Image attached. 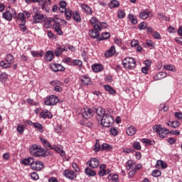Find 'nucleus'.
<instances>
[{"label": "nucleus", "mask_w": 182, "mask_h": 182, "mask_svg": "<svg viewBox=\"0 0 182 182\" xmlns=\"http://www.w3.org/2000/svg\"><path fill=\"white\" fill-rule=\"evenodd\" d=\"M153 129L157 133V134H159L161 139H164V137H166L168 133H172V134H175L176 136H178V134H180V131L176 130L170 132L168 129L163 128L161 124L154 125Z\"/></svg>", "instance_id": "1"}, {"label": "nucleus", "mask_w": 182, "mask_h": 182, "mask_svg": "<svg viewBox=\"0 0 182 182\" xmlns=\"http://www.w3.org/2000/svg\"><path fill=\"white\" fill-rule=\"evenodd\" d=\"M113 123H114V119L109 112H107L101 119V124L104 127H111Z\"/></svg>", "instance_id": "2"}, {"label": "nucleus", "mask_w": 182, "mask_h": 182, "mask_svg": "<svg viewBox=\"0 0 182 182\" xmlns=\"http://www.w3.org/2000/svg\"><path fill=\"white\" fill-rule=\"evenodd\" d=\"M29 152L34 157H41V156H43L45 154V149L39 145H33L29 149Z\"/></svg>", "instance_id": "3"}, {"label": "nucleus", "mask_w": 182, "mask_h": 182, "mask_svg": "<svg viewBox=\"0 0 182 182\" xmlns=\"http://www.w3.org/2000/svg\"><path fill=\"white\" fill-rule=\"evenodd\" d=\"M52 22L54 23H66V21L62 20L60 18L58 17V16H54L50 18L48 21L44 23V28L46 29L52 28Z\"/></svg>", "instance_id": "4"}, {"label": "nucleus", "mask_w": 182, "mask_h": 182, "mask_svg": "<svg viewBox=\"0 0 182 182\" xmlns=\"http://www.w3.org/2000/svg\"><path fill=\"white\" fill-rule=\"evenodd\" d=\"M122 65L124 69H134L136 68V60L133 58H126L122 61Z\"/></svg>", "instance_id": "5"}, {"label": "nucleus", "mask_w": 182, "mask_h": 182, "mask_svg": "<svg viewBox=\"0 0 182 182\" xmlns=\"http://www.w3.org/2000/svg\"><path fill=\"white\" fill-rule=\"evenodd\" d=\"M90 22L95 29H98V31H102L104 28H107L106 23H100L96 17H92L90 20Z\"/></svg>", "instance_id": "6"}, {"label": "nucleus", "mask_w": 182, "mask_h": 182, "mask_svg": "<svg viewBox=\"0 0 182 182\" xmlns=\"http://www.w3.org/2000/svg\"><path fill=\"white\" fill-rule=\"evenodd\" d=\"M31 2H38L39 6L46 12L50 11V0H31Z\"/></svg>", "instance_id": "7"}, {"label": "nucleus", "mask_w": 182, "mask_h": 182, "mask_svg": "<svg viewBox=\"0 0 182 182\" xmlns=\"http://www.w3.org/2000/svg\"><path fill=\"white\" fill-rule=\"evenodd\" d=\"M58 102L59 98L56 95H50L44 100V103L46 106H55V105H57Z\"/></svg>", "instance_id": "8"}, {"label": "nucleus", "mask_w": 182, "mask_h": 182, "mask_svg": "<svg viewBox=\"0 0 182 182\" xmlns=\"http://www.w3.org/2000/svg\"><path fill=\"white\" fill-rule=\"evenodd\" d=\"M46 15L42 14L41 13H36L33 16V23H43L46 21Z\"/></svg>", "instance_id": "9"}, {"label": "nucleus", "mask_w": 182, "mask_h": 182, "mask_svg": "<svg viewBox=\"0 0 182 182\" xmlns=\"http://www.w3.org/2000/svg\"><path fill=\"white\" fill-rule=\"evenodd\" d=\"M93 114H95V111H93V109L85 108L82 109V116L84 119H90L93 117Z\"/></svg>", "instance_id": "10"}, {"label": "nucleus", "mask_w": 182, "mask_h": 182, "mask_svg": "<svg viewBox=\"0 0 182 182\" xmlns=\"http://www.w3.org/2000/svg\"><path fill=\"white\" fill-rule=\"evenodd\" d=\"M12 13L9 11H6L3 13L2 16L6 21H12V18H16V11L14 9L11 10Z\"/></svg>", "instance_id": "11"}, {"label": "nucleus", "mask_w": 182, "mask_h": 182, "mask_svg": "<svg viewBox=\"0 0 182 182\" xmlns=\"http://www.w3.org/2000/svg\"><path fill=\"white\" fill-rule=\"evenodd\" d=\"M63 176L66 177V178H69V180H75V178H76V173L70 169L64 170L63 171Z\"/></svg>", "instance_id": "12"}, {"label": "nucleus", "mask_w": 182, "mask_h": 182, "mask_svg": "<svg viewBox=\"0 0 182 182\" xmlns=\"http://www.w3.org/2000/svg\"><path fill=\"white\" fill-rule=\"evenodd\" d=\"M50 84L51 86H54L55 92H58V93H60V92H62L63 89L61 86H63V83L60 82V81H58V80L51 81Z\"/></svg>", "instance_id": "13"}, {"label": "nucleus", "mask_w": 182, "mask_h": 182, "mask_svg": "<svg viewBox=\"0 0 182 182\" xmlns=\"http://www.w3.org/2000/svg\"><path fill=\"white\" fill-rule=\"evenodd\" d=\"M87 164L91 168H97L99 167L100 162L99 161V159L96 158H92L90 161H88L87 162Z\"/></svg>", "instance_id": "14"}, {"label": "nucleus", "mask_w": 182, "mask_h": 182, "mask_svg": "<svg viewBox=\"0 0 182 182\" xmlns=\"http://www.w3.org/2000/svg\"><path fill=\"white\" fill-rule=\"evenodd\" d=\"M31 168L36 171H41L43 168V163L39 161H33L31 164Z\"/></svg>", "instance_id": "15"}, {"label": "nucleus", "mask_w": 182, "mask_h": 182, "mask_svg": "<svg viewBox=\"0 0 182 182\" xmlns=\"http://www.w3.org/2000/svg\"><path fill=\"white\" fill-rule=\"evenodd\" d=\"M99 28H95L94 29H91L89 31V35L90 36V38H92V39H99V38L100 37V33L99 32Z\"/></svg>", "instance_id": "16"}, {"label": "nucleus", "mask_w": 182, "mask_h": 182, "mask_svg": "<svg viewBox=\"0 0 182 182\" xmlns=\"http://www.w3.org/2000/svg\"><path fill=\"white\" fill-rule=\"evenodd\" d=\"M93 112L94 113L97 114V116L102 118L106 114V112H105V109H103L102 107L94 108Z\"/></svg>", "instance_id": "17"}, {"label": "nucleus", "mask_w": 182, "mask_h": 182, "mask_svg": "<svg viewBox=\"0 0 182 182\" xmlns=\"http://www.w3.org/2000/svg\"><path fill=\"white\" fill-rule=\"evenodd\" d=\"M80 6L82 12H85L87 15H92V9L89 6L85 4H80Z\"/></svg>", "instance_id": "18"}, {"label": "nucleus", "mask_w": 182, "mask_h": 182, "mask_svg": "<svg viewBox=\"0 0 182 182\" xmlns=\"http://www.w3.org/2000/svg\"><path fill=\"white\" fill-rule=\"evenodd\" d=\"M55 58V53L50 50H48L45 55L44 59L46 62H52Z\"/></svg>", "instance_id": "19"}, {"label": "nucleus", "mask_w": 182, "mask_h": 182, "mask_svg": "<svg viewBox=\"0 0 182 182\" xmlns=\"http://www.w3.org/2000/svg\"><path fill=\"white\" fill-rule=\"evenodd\" d=\"M63 51L68 52V48H66V47H65V46H59L55 49V56H57V57L60 56V55H61L62 53H63Z\"/></svg>", "instance_id": "20"}, {"label": "nucleus", "mask_w": 182, "mask_h": 182, "mask_svg": "<svg viewBox=\"0 0 182 182\" xmlns=\"http://www.w3.org/2000/svg\"><path fill=\"white\" fill-rule=\"evenodd\" d=\"M51 69L53 70V72H63L65 70V68L62 65L55 63L51 65Z\"/></svg>", "instance_id": "21"}, {"label": "nucleus", "mask_w": 182, "mask_h": 182, "mask_svg": "<svg viewBox=\"0 0 182 182\" xmlns=\"http://www.w3.org/2000/svg\"><path fill=\"white\" fill-rule=\"evenodd\" d=\"M33 161H35V159H33V158L28 157L27 159H24L21 160V164H23V166L31 165V167H32V164H33Z\"/></svg>", "instance_id": "22"}, {"label": "nucleus", "mask_w": 182, "mask_h": 182, "mask_svg": "<svg viewBox=\"0 0 182 182\" xmlns=\"http://www.w3.org/2000/svg\"><path fill=\"white\" fill-rule=\"evenodd\" d=\"M116 53V47L114 46H111V48L105 53V58H110Z\"/></svg>", "instance_id": "23"}, {"label": "nucleus", "mask_w": 182, "mask_h": 182, "mask_svg": "<svg viewBox=\"0 0 182 182\" xmlns=\"http://www.w3.org/2000/svg\"><path fill=\"white\" fill-rule=\"evenodd\" d=\"M59 9L58 11L61 12V14H63L65 11H66V6H68V3L65 1H60L59 3Z\"/></svg>", "instance_id": "24"}, {"label": "nucleus", "mask_w": 182, "mask_h": 182, "mask_svg": "<svg viewBox=\"0 0 182 182\" xmlns=\"http://www.w3.org/2000/svg\"><path fill=\"white\" fill-rule=\"evenodd\" d=\"M136 167V163L133 160H129L126 164L127 170H134Z\"/></svg>", "instance_id": "25"}, {"label": "nucleus", "mask_w": 182, "mask_h": 182, "mask_svg": "<svg viewBox=\"0 0 182 182\" xmlns=\"http://www.w3.org/2000/svg\"><path fill=\"white\" fill-rule=\"evenodd\" d=\"M60 23H54L53 28L58 35H63V31H62V27H60Z\"/></svg>", "instance_id": "26"}, {"label": "nucleus", "mask_w": 182, "mask_h": 182, "mask_svg": "<svg viewBox=\"0 0 182 182\" xmlns=\"http://www.w3.org/2000/svg\"><path fill=\"white\" fill-rule=\"evenodd\" d=\"M164 77H167V73L159 72L154 77V80H161V79H164Z\"/></svg>", "instance_id": "27"}, {"label": "nucleus", "mask_w": 182, "mask_h": 182, "mask_svg": "<svg viewBox=\"0 0 182 182\" xmlns=\"http://www.w3.org/2000/svg\"><path fill=\"white\" fill-rule=\"evenodd\" d=\"M136 127L130 126L126 130L127 134H128V136H133L134 134H136Z\"/></svg>", "instance_id": "28"}, {"label": "nucleus", "mask_w": 182, "mask_h": 182, "mask_svg": "<svg viewBox=\"0 0 182 182\" xmlns=\"http://www.w3.org/2000/svg\"><path fill=\"white\" fill-rule=\"evenodd\" d=\"M52 114H50L48 110H43L41 113V117L43 119H52Z\"/></svg>", "instance_id": "29"}, {"label": "nucleus", "mask_w": 182, "mask_h": 182, "mask_svg": "<svg viewBox=\"0 0 182 182\" xmlns=\"http://www.w3.org/2000/svg\"><path fill=\"white\" fill-rule=\"evenodd\" d=\"M73 18L77 23L81 22L82 21V18H80V14L76 11L73 12Z\"/></svg>", "instance_id": "30"}, {"label": "nucleus", "mask_w": 182, "mask_h": 182, "mask_svg": "<svg viewBox=\"0 0 182 182\" xmlns=\"http://www.w3.org/2000/svg\"><path fill=\"white\" fill-rule=\"evenodd\" d=\"M156 168H167V164L161 160H159L156 161Z\"/></svg>", "instance_id": "31"}, {"label": "nucleus", "mask_w": 182, "mask_h": 182, "mask_svg": "<svg viewBox=\"0 0 182 182\" xmlns=\"http://www.w3.org/2000/svg\"><path fill=\"white\" fill-rule=\"evenodd\" d=\"M81 82L82 85H90V77L87 75H83L81 77Z\"/></svg>", "instance_id": "32"}, {"label": "nucleus", "mask_w": 182, "mask_h": 182, "mask_svg": "<svg viewBox=\"0 0 182 182\" xmlns=\"http://www.w3.org/2000/svg\"><path fill=\"white\" fill-rule=\"evenodd\" d=\"M92 69L94 72H102L103 70V65L102 64H95L92 67Z\"/></svg>", "instance_id": "33"}, {"label": "nucleus", "mask_w": 182, "mask_h": 182, "mask_svg": "<svg viewBox=\"0 0 182 182\" xmlns=\"http://www.w3.org/2000/svg\"><path fill=\"white\" fill-rule=\"evenodd\" d=\"M151 15V14L150 12L144 11L139 14V18H141V19H147Z\"/></svg>", "instance_id": "34"}, {"label": "nucleus", "mask_w": 182, "mask_h": 182, "mask_svg": "<svg viewBox=\"0 0 182 182\" xmlns=\"http://www.w3.org/2000/svg\"><path fill=\"white\" fill-rule=\"evenodd\" d=\"M64 13L67 21H69V19H70L73 15V11L69 9H67Z\"/></svg>", "instance_id": "35"}, {"label": "nucleus", "mask_w": 182, "mask_h": 182, "mask_svg": "<svg viewBox=\"0 0 182 182\" xmlns=\"http://www.w3.org/2000/svg\"><path fill=\"white\" fill-rule=\"evenodd\" d=\"M109 38H110V33L105 32L101 34V36H100L98 39L99 41H105L106 39H109Z\"/></svg>", "instance_id": "36"}, {"label": "nucleus", "mask_w": 182, "mask_h": 182, "mask_svg": "<svg viewBox=\"0 0 182 182\" xmlns=\"http://www.w3.org/2000/svg\"><path fill=\"white\" fill-rule=\"evenodd\" d=\"M85 174H87V176H90L91 177L96 176V172L89 168H85Z\"/></svg>", "instance_id": "37"}, {"label": "nucleus", "mask_w": 182, "mask_h": 182, "mask_svg": "<svg viewBox=\"0 0 182 182\" xmlns=\"http://www.w3.org/2000/svg\"><path fill=\"white\" fill-rule=\"evenodd\" d=\"M119 5L120 4H119V1H117V0H113L109 4V6L111 9H112V8H117V6H119Z\"/></svg>", "instance_id": "38"}, {"label": "nucleus", "mask_w": 182, "mask_h": 182, "mask_svg": "<svg viewBox=\"0 0 182 182\" xmlns=\"http://www.w3.org/2000/svg\"><path fill=\"white\" fill-rule=\"evenodd\" d=\"M33 127L38 130H39L40 133H43V126H42V124L36 122L33 124Z\"/></svg>", "instance_id": "39"}, {"label": "nucleus", "mask_w": 182, "mask_h": 182, "mask_svg": "<svg viewBox=\"0 0 182 182\" xmlns=\"http://www.w3.org/2000/svg\"><path fill=\"white\" fill-rule=\"evenodd\" d=\"M0 65H1L2 68H4L6 69L8 68H11V64L8 61H6V60L1 61Z\"/></svg>", "instance_id": "40"}, {"label": "nucleus", "mask_w": 182, "mask_h": 182, "mask_svg": "<svg viewBox=\"0 0 182 182\" xmlns=\"http://www.w3.org/2000/svg\"><path fill=\"white\" fill-rule=\"evenodd\" d=\"M164 69H165L166 70H170L171 72H176V68L174 67V65H165L164 66Z\"/></svg>", "instance_id": "41"}, {"label": "nucleus", "mask_w": 182, "mask_h": 182, "mask_svg": "<svg viewBox=\"0 0 182 182\" xmlns=\"http://www.w3.org/2000/svg\"><path fill=\"white\" fill-rule=\"evenodd\" d=\"M105 89L107 92H109L110 95H114L116 93V91H114L113 87H110V85H105Z\"/></svg>", "instance_id": "42"}, {"label": "nucleus", "mask_w": 182, "mask_h": 182, "mask_svg": "<svg viewBox=\"0 0 182 182\" xmlns=\"http://www.w3.org/2000/svg\"><path fill=\"white\" fill-rule=\"evenodd\" d=\"M6 79H8V74L5 73H2L0 74V82L4 83V82H6Z\"/></svg>", "instance_id": "43"}, {"label": "nucleus", "mask_w": 182, "mask_h": 182, "mask_svg": "<svg viewBox=\"0 0 182 182\" xmlns=\"http://www.w3.org/2000/svg\"><path fill=\"white\" fill-rule=\"evenodd\" d=\"M17 21H21V23H23V22H26V20L25 19V16H24L23 13H19L18 14Z\"/></svg>", "instance_id": "44"}, {"label": "nucleus", "mask_w": 182, "mask_h": 182, "mask_svg": "<svg viewBox=\"0 0 182 182\" xmlns=\"http://www.w3.org/2000/svg\"><path fill=\"white\" fill-rule=\"evenodd\" d=\"M25 23H26V22L23 21V23H21L19 25L20 31L21 32H26V31H28V28L25 26Z\"/></svg>", "instance_id": "45"}, {"label": "nucleus", "mask_w": 182, "mask_h": 182, "mask_svg": "<svg viewBox=\"0 0 182 182\" xmlns=\"http://www.w3.org/2000/svg\"><path fill=\"white\" fill-rule=\"evenodd\" d=\"M6 62L12 65L14 63V56L11 54H8L6 58Z\"/></svg>", "instance_id": "46"}, {"label": "nucleus", "mask_w": 182, "mask_h": 182, "mask_svg": "<svg viewBox=\"0 0 182 182\" xmlns=\"http://www.w3.org/2000/svg\"><path fill=\"white\" fill-rule=\"evenodd\" d=\"M129 19L130 20L131 23H133V25H136V23H137V18H134L133 14L129 15Z\"/></svg>", "instance_id": "47"}, {"label": "nucleus", "mask_w": 182, "mask_h": 182, "mask_svg": "<svg viewBox=\"0 0 182 182\" xmlns=\"http://www.w3.org/2000/svg\"><path fill=\"white\" fill-rule=\"evenodd\" d=\"M151 174L153 177H160L161 176V171H160L159 169H155L152 171Z\"/></svg>", "instance_id": "48"}, {"label": "nucleus", "mask_w": 182, "mask_h": 182, "mask_svg": "<svg viewBox=\"0 0 182 182\" xmlns=\"http://www.w3.org/2000/svg\"><path fill=\"white\" fill-rule=\"evenodd\" d=\"M112 149H113V146L107 144H103L102 145V148L101 150H112Z\"/></svg>", "instance_id": "49"}, {"label": "nucleus", "mask_w": 182, "mask_h": 182, "mask_svg": "<svg viewBox=\"0 0 182 182\" xmlns=\"http://www.w3.org/2000/svg\"><path fill=\"white\" fill-rule=\"evenodd\" d=\"M17 132H18V133H19V134H22V133H23V132H25V127H23V125H22V124L18 125Z\"/></svg>", "instance_id": "50"}, {"label": "nucleus", "mask_w": 182, "mask_h": 182, "mask_svg": "<svg viewBox=\"0 0 182 182\" xmlns=\"http://www.w3.org/2000/svg\"><path fill=\"white\" fill-rule=\"evenodd\" d=\"M31 178H32V180H39V175H38L36 172H33L31 174Z\"/></svg>", "instance_id": "51"}, {"label": "nucleus", "mask_w": 182, "mask_h": 182, "mask_svg": "<svg viewBox=\"0 0 182 182\" xmlns=\"http://www.w3.org/2000/svg\"><path fill=\"white\" fill-rule=\"evenodd\" d=\"M31 55L32 56H33L34 58H36V56H40L41 58H42V56H43V53H38L36 51H31Z\"/></svg>", "instance_id": "52"}, {"label": "nucleus", "mask_w": 182, "mask_h": 182, "mask_svg": "<svg viewBox=\"0 0 182 182\" xmlns=\"http://www.w3.org/2000/svg\"><path fill=\"white\" fill-rule=\"evenodd\" d=\"M74 66H82L83 63H82V60H74L73 62Z\"/></svg>", "instance_id": "53"}, {"label": "nucleus", "mask_w": 182, "mask_h": 182, "mask_svg": "<svg viewBox=\"0 0 182 182\" xmlns=\"http://www.w3.org/2000/svg\"><path fill=\"white\" fill-rule=\"evenodd\" d=\"M172 124L171 125V127H173V129H176L177 127H178V126H180V122L178 121H173V122H171Z\"/></svg>", "instance_id": "54"}, {"label": "nucleus", "mask_w": 182, "mask_h": 182, "mask_svg": "<svg viewBox=\"0 0 182 182\" xmlns=\"http://www.w3.org/2000/svg\"><path fill=\"white\" fill-rule=\"evenodd\" d=\"M96 144L94 147L95 151H99L100 150V144H99V140L97 139Z\"/></svg>", "instance_id": "55"}, {"label": "nucleus", "mask_w": 182, "mask_h": 182, "mask_svg": "<svg viewBox=\"0 0 182 182\" xmlns=\"http://www.w3.org/2000/svg\"><path fill=\"white\" fill-rule=\"evenodd\" d=\"M146 28H147V24L146 23L141 22V23H139V29L141 31L143 29H146Z\"/></svg>", "instance_id": "56"}, {"label": "nucleus", "mask_w": 182, "mask_h": 182, "mask_svg": "<svg viewBox=\"0 0 182 182\" xmlns=\"http://www.w3.org/2000/svg\"><path fill=\"white\" fill-rule=\"evenodd\" d=\"M110 133L112 136H116L118 134L117 129L114 127H111Z\"/></svg>", "instance_id": "57"}, {"label": "nucleus", "mask_w": 182, "mask_h": 182, "mask_svg": "<svg viewBox=\"0 0 182 182\" xmlns=\"http://www.w3.org/2000/svg\"><path fill=\"white\" fill-rule=\"evenodd\" d=\"M125 14H124V11L121 10L118 12V17L119 18V19H123V18H124L125 16Z\"/></svg>", "instance_id": "58"}, {"label": "nucleus", "mask_w": 182, "mask_h": 182, "mask_svg": "<svg viewBox=\"0 0 182 182\" xmlns=\"http://www.w3.org/2000/svg\"><path fill=\"white\" fill-rule=\"evenodd\" d=\"M154 39L160 40L161 39V36H160V33L157 31L154 32Z\"/></svg>", "instance_id": "59"}, {"label": "nucleus", "mask_w": 182, "mask_h": 182, "mask_svg": "<svg viewBox=\"0 0 182 182\" xmlns=\"http://www.w3.org/2000/svg\"><path fill=\"white\" fill-rule=\"evenodd\" d=\"M133 146L136 150H140L141 146H140V143L139 142H134Z\"/></svg>", "instance_id": "60"}, {"label": "nucleus", "mask_w": 182, "mask_h": 182, "mask_svg": "<svg viewBox=\"0 0 182 182\" xmlns=\"http://www.w3.org/2000/svg\"><path fill=\"white\" fill-rule=\"evenodd\" d=\"M131 45L132 46V48H136V46H137L139 45V41H137V40H132L131 41Z\"/></svg>", "instance_id": "61"}, {"label": "nucleus", "mask_w": 182, "mask_h": 182, "mask_svg": "<svg viewBox=\"0 0 182 182\" xmlns=\"http://www.w3.org/2000/svg\"><path fill=\"white\" fill-rule=\"evenodd\" d=\"M72 167L77 173H79V171H80V169H79V167H77V164L76 163H73L72 164Z\"/></svg>", "instance_id": "62"}, {"label": "nucleus", "mask_w": 182, "mask_h": 182, "mask_svg": "<svg viewBox=\"0 0 182 182\" xmlns=\"http://www.w3.org/2000/svg\"><path fill=\"white\" fill-rule=\"evenodd\" d=\"M167 141L170 144H174L176 143V139L173 137H170V138H168Z\"/></svg>", "instance_id": "63"}, {"label": "nucleus", "mask_w": 182, "mask_h": 182, "mask_svg": "<svg viewBox=\"0 0 182 182\" xmlns=\"http://www.w3.org/2000/svg\"><path fill=\"white\" fill-rule=\"evenodd\" d=\"M175 117H176V119H178V120H181L182 113L181 112H176L175 113Z\"/></svg>", "instance_id": "64"}]
</instances>
